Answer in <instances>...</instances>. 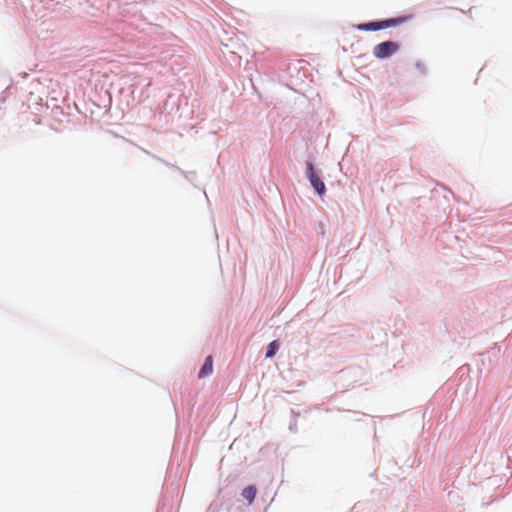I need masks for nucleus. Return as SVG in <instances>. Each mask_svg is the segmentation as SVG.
I'll return each instance as SVG.
<instances>
[{"label": "nucleus", "mask_w": 512, "mask_h": 512, "mask_svg": "<svg viewBox=\"0 0 512 512\" xmlns=\"http://www.w3.org/2000/svg\"><path fill=\"white\" fill-rule=\"evenodd\" d=\"M404 21V18H390L383 21H373L368 23L358 24L356 28L361 31H378L381 29L397 26Z\"/></svg>", "instance_id": "obj_1"}, {"label": "nucleus", "mask_w": 512, "mask_h": 512, "mask_svg": "<svg viewBox=\"0 0 512 512\" xmlns=\"http://www.w3.org/2000/svg\"><path fill=\"white\" fill-rule=\"evenodd\" d=\"M399 50V45L396 42L385 41L377 44L373 48V55L376 58L384 59L392 56Z\"/></svg>", "instance_id": "obj_2"}, {"label": "nucleus", "mask_w": 512, "mask_h": 512, "mask_svg": "<svg viewBox=\"0 0 512 512\" xmlns=\"http://www.w3.org/2000/svg\"><path fill=\"white\" fill-rule=\"evenodd\" d=\"M307 177L312 185V187L315 189V191L322 196L326 192V187L320 176L315 172L313 164L308 162L307 163Z\"/></svg>", "instance_id": "obj_3"}, {"label": "nucleus", "mask_w": 512, "mask_h": 512, "mask_svg": "<svg viewBox=\"0 0 512 512\" xmlns=\"http://www.w3.org/2000/svg\"><path fill=\"white\" fill-rule=\"evenodd\" d=\"M212 372H213V358H212V356L209 355L206 357L204 364L199 371L198 377L200 379L205 378V377L211 375Z\"/></svg>", "instance_id": "obj_4"}, {"label": "nucleus", "mask_w": 512, "mask_h": 512, "mask_svg": "<svg viewBox=\"0 0 512 512\" xmlns=\"http://www.w3.org/2000/svg\"><path fill=\"white\" fill-rule=\"evenodd\" d=\"M257 494V489L255 486L251 485L242 490V496L251 504Z\"/></svg>", "instance_id": "obj_5"}, {"label": "nucleus", "mask_w": 512, "mask_h": 512, "mask_svg": "<svg viewBox=\"0 0 512 512\" xmlns=\"http://www.w3.org/2000/svg\"><path fill=\"white\" fill-rule=\"evenodd\" d=\"M279 349V343L277 340H273L269 345H268V348H267V352H266V358H272L277 350Z\"/></svg>", "instance_id": "obj_6"}, {"label": "nucleus", "mask_w": 512, "mask_h": 512, "mask_svg": "<svg viewBox=\"0 0 512 512\" xmlns=\"http://www.w3.org/2000/svg\"><path fill=\"white\" fill-rule=\"evenodd\" d=\"M471 9L472 8H469L467 11H462V12L465 13V14H470L471 13Z\"/></svg>", "instance_id": "obj_7"}]
</instances>
